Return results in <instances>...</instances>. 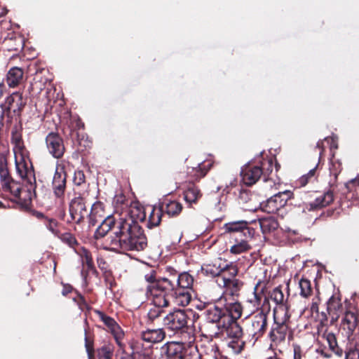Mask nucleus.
<instances>
[{
  "label": "nucleus",
  "mask_w": 359,
  "mask_h": 359,
  "mask_svg": "<svg viewBox=\"0 0 359 359\" xmlns=\"http://www.w3.org/2000/svg\"><path fill=\"white\" fill-rule=\"evenodd\" d=\"M76 253L81 259L82 264L86 266L88 271H96L92 254L90 250L85 247H79Z\"/></svg>",
  "instance_id": "34"
},
{
  "label": "nucleus",
  "mask_w": 359,
  "mask_h": 359,
  "mask_svg": "<svg viewBox=\"0 0 359 359\" xmlns=\"http://www.w3.org/2000/svg\"><path fill=\"white\" fill-rule=\"evenodd\" d=\"M166 272L168 273L167 276L157 277V273L155 270H150L149 272L144 275V279L148 283L147 286L155 288L158 290L162 289L161 287H165L163 283V280H167L178 278L179 273L174 268L168 266L166 268Z\"/></svg>",
  "instance_id": "16"
},
{
  "label": "nucleus",
  "mask_w": 359,
  "mask_h": 359,
  "mask_svg": "<svg viewBox=\"0 0 359 359\" xmlns=\"http://www.w3.org/2000/svg\"><path fill=\"white\" fill-rule=\"evenodd\" d=\"M118 221L116 222V219L113 215L107 216L100 224L98 228L96 229L95 232V238L99 239L103 238L107 235V233L112 229L115 225H117L118 228Z\"/></svg>",
  "instance_id": "28"
},
{
  "label": "nucleus",
  "mask_w": 359,
  "mask_h": 359,
  "mask_svg": "<svg viewBox=\"0 0 359 359\" xmlns=\"http://www.w3.org/2000/svg\"><path fill=\"white\" fill-rule=\"evenodd\" d=\"M78 196H75L69 203V211L72 221L79 225L84 223L86 218L88 215V210L86 208V196L88 192L83 193L75 192Z\"/></svg>",
  "instance_id": "13"
},
{
  "label": "nucleus",
  "mask_w": 359,
  "mask_h": 359,
  "mask_svg": "<svg viewBox=\"0 0 359 359\" xmlns=\"http://www.w3.org/2000/svg\"><path fill=\"white\" fill-rule=\"evenodd\" d=\"M316 168L317 165L309 170V172L302 175L299 180L297 181V184L300 187H305L309 182H313L316 180Z\"/></svg>",
  "instance_id": "47"
},
{
  "label": "nucleus",
  "mask_w": 359,
  "mask_h": 359,
  "mask_svg": "<svg viewBox=\"0 0 359 359\" xmlns=\"http://www.w3.org/2000/svg\"><path fill=\"white\" fill-rule=\"evenodd\" d=\"M343 168L341 162L339 160H334L332 161L331 167L330 168V173L335 178L340 174Z\"/></svg>",
  "instance_id": "55"
},
{
  "label": "nucleus",
  "mask_w": 359,
  "mask_h": 359,
  "mask_svg": "<svg viewBox=\"0 0 359 359\" xmlns=\"http://www.w3.org/2000/svg\"><path fill=\"white\" fill-rule=\"evenodd\" d=\"M60 239L64 243L73 248L75 252H76V250H78L79 247H81L76 237L71 233H62L60 236Z\"/></svg>",
  "instance_id": "45"
},
{
  "label": "nucleus",
  "mask_w": 359,
  "mask_h": 359,
  "mask_svg": "<svg viewBox=\"0 0 359 359\" xmlns=\"http://www.w3.org/2000/svg\"><path fill=\"white\" fill-rule=\"evenodd\" d=\"M104 280L106 282V285H107V287L109 290H112L114 286L116 285V282L114 280V278L109 275H106L104 277Z\"/></svg>",
  "instance_id": "62"
},
{
  "label": "nucleus",
  "mask_w": 359,
  "mask_h": 359,
  "mask_svg": "<svg viewBox=\"0 0 359 359\" xmlns=\"http://www.w3.org/2000/svg\"><path fill=\"white\" fill-rule=\"evenodd\" d=\"M146 294L153 304V307L149 310L147 313L149 320L153 323L164 313L165 308L170 306L172 298L167 295V293L163 290H158L149 286H147Z\"/></svg>",
  "instance_id": "8"
},
{
  "label": "nucleus",
  "mask_w": 359,
  "mask_h": 359,
  "mask_svg": "<svg viewBox=\"0 0 359 359\" xmlns=\"http://www.w3.org/2000/svg\"><path fill=\"white\" fill-rule=\"evenodd\" d=\"M93 311L100 320L106 325L108 331L113 335L118 346L121 349H124L125 344L123 342V340L125 337V333L120 325L113 318L107 316L103 311L97 309H94Z\"/></svg>",
  "instance_id": "14"
},
{
  "label": "nucleus",
  "mask_w": 359,
  "mask_h": 359,
  "mask_svg": "<svg viewBox=\"0 0 359 359\" xmlns=\"http://www.w3.org/2000/svg\"><path fill=\"white\" fill-rule=\"evenodd\" d=\"M346 187L352 197L359 200V176L346 183Z\"/></svg>",
  "instance_id": "49"
},
{
  "label": "nucleus",
  "mask_w": 359,
  "mask_h": 359,
  "mask_svg": "<svg viewBox=\"0 0 359 359\" xmlns=\"http://www.w3.org/2000/svg\"><path fill=\"white\" fill-rule=\"evenodd\" d=\"M292 196L293 193L290 191L278 192L261 203L262 210L269 214H276L283 218L287 213L286 208L287 201Z\"/></svg>",
  "instance_id": "11"
},
{
  "label": "nucleus",
  "mask_w": 359,
  "mask_h": 359,
  "mask_svg": "<svg viewBox=\"0 0 359 359\" xmlns=\"http://www.w3.org/2000/svg\"><path fill=\"white\" fill-rule=\"evenodd\" d=\"M342 309V304L339 295H332L327 302V311L332 319L339 317V311Z\"/></svg>",
  "instance_id": "32"
},
{
  "label": "nucleus",
  "mask_w": 359,
  "mask_h": 359,
  "mask_svg": "<svg viewBox=\"0 0 359 359\" xmlns=\"http://www.w3.org/2000/svg\"><path fill=\"white\" fill-rule=\"evenodd\" d=\"M11 142L13 144L15 154L29 152L22 140V128L21 126H14L11 129Z\"/></svg>",
  "instance_id": "25"
},
{
  "label": "nucleus",
  "mask_w": 359,
  "mask_h": 359,
  "mask_svg": "<svg viewBox=\"0 0 359 359\" xmlns=\"http://www.w3.org/2000/svg\"><path fill=\"white\" fill-rule=\"evenodd\" d=\"M236 243L229 250L230 252L234 255H239L248 252L251 247L248 244V240L235 241Z\"/></svg>",
  "instance_id": "43"
},
{
  "label": "nucleus",
  "mask_w": 359,
  "mask_h": 359,
  "mask_svg": "<svg viewBox=\"0 0 359 359\" xmlns=\"http://www.w3.org/2000/svg\"><path fill=\"white\" fill-rule=\"evenodd\" d=\"M318 318L320 322V325L321 327H323L327 325L328 318H327L326 313H325V312H321L320 313H318Z\"/></svg>",
  "instance_id": "61"
},
{
  "label": "nucleus",
  "mask_w": 359,
  "mask_h": 359,
  "mask_svg": "<svg viewBox=\"0 0 359 359\" xmlns=\"http://www.w3.org/2000/svg\"><path fill=\"white\" fill-rule=\"evenodd\" d=\"M226 335L229 339H242L243 329L237 321H228L226 327Z\"/></svg>",
  "instance_id": "40"
},
{
  "label": "nucleus",
  "mask_w": 359,
  "mask_h": 359,
  "mask_svg": "<svg viewBox=\"0 0 359 359\" xmlns=\"http://www.w3.org/2000/svg\"><path fill=\"white\" fill-rule=\"evenodd\" d=\"M25 80V70L22 67H12L6 74V82L9 88H19Z\"/></svg>",
  "instance_id": "20"
},
{
  "label": "nucleus",
  "mask_w": 359,
  "mask_h": 359,
  "mask_svg": "<svg viewBox=\"0 0 359 359\" xmlns=\"http://www.w3.org/2000/svg\"><path fill=\"white\" fill-rule=\"evenodd\" d=\"M113 203L118 211V209L123 210L124 209H128L129 208V200L123 193H119L115 195Z\"/></svg>",
  "instance_id": "44"
},
{
  "label": "nucleus",
  "mask_w": 359,
  "mask_h": 359,
  "mask_svg": "<svg viewBox=\"0 0 359 359\" xmlns=\"http://www.w3.org/2000/svg\"><path fill=\"white\" fill-rule=\"evenodd\" d=\"M206 320L210 323H219L221 320L225 322V315L224 308L217 305H213L208 307L205 312Z\"/></svg>",
  "instance_id": "30"
},
{
  "label": "nucleus",
  "mask_w": 359,
  "mask_h": 359,
  "mask_svg": "<svg viewBox=\"0 0 359 359\" xmlns=\"http://www.w3.org/2000/svg\"><path fill=\"white\" fill-rule=\"evenodd\" d=\"M334 193L331 189L324 192L318 196H316L314 201L306 205V209L309 211L320 210L330 205L334 201Z\"/></svg>",
  "instance_id": "23"
},
{
  "label": "nucleus",
  "mask_w": 359,
  "mask_h": 359,
  "mask_svg": "<svg viewBox=\"0 0 359 359\" xmlns=\"http://www.w3.org/2000/svg\"><path fill=\"white\" fill-rule=\"evenodd\" d=\"M252 224H257L256 220L248 222L245 220L232 221L224 224V234H228L229 238L234 241L250 240L255 234V228Z\"/></svg>",
  "instance_id": "10"
},
{
  "label": "nucleus",
  "mask_w": 359,
  "mask_h": 359,
  "mask_svg": "<svg viewBox=\"0 0 359 359\" xmlns=\"http://www.w3.org/2000/svg\"><path fill=\"white\" fill-rule=\"evenodd\" d=\"M222 283L226 281V280H231L236 277L238 273V267L236 262L222 263Z\"/></svg>",
  "instance_id": "33"
},
{
  "label": "nucleus",
  "mask_w": 359,
  "mask_h": 359,
  "mask_svg": "<svg viewBox=\"0 0 359 359\" xmlns=\"http://www.w3.org/2000/svg\"><path fill=\"white\" fill-rule=\"evenodd\" d=\"M127 215L129 216L128 219L120 218L118 221H131L138 224L139 221L144 222L146 219L145 209L137 202L130 203Z\"/></svg>",
  "instance_id": "24"
},
{
  "label": "nucleus",
  "mask_w": 359,
  "mask_h": 359,
  "mask_svg": "<svg viewBox=\"0 0 359 359\" xmlns=\"http://www.w3.org/2000/svg\"><path fill=\"white\" fill-rule=\"evenodd\" d=\"M194 278L188 272L180 273L177 278L163 280L165 287H161L167 295L177 306H186L191 300L190 290L194 284Z\"/></svg>",
  "instance_id": "2"
},
{
  "label": "nucleus",
  "mask_w": 359,
  "mask_h": 359,
  "mask_svg": "<svg viewBox=\"0 0 359 359\" xmlns=\"http://www.w3.org/2000/svg\"><path fill=\"white\" fill-rule=\"evenodd\" d=\"M269 297L276 304H282L284 302V294L280 286L275 287L270 292Z\"/></svg>",
  "instance_id": "51"
},
{
  "label": "nucleus",
  "mask_w": 359,
  "mask_h": 359,
  "mask_svg": "<svg viewBox=\"0 0 359 359\" xmlns=\"http://www.w3.org/2000/svg\"><path fill=\"white\" fill-rule=\"evenodd\" d=\"M202 197V193L194 183L187 182V187L184 191V198L187 203H196Z\"/></svg>",
  "instance_id": "29"
},
{
  "label": "nucleus",
  "mask_w": 359,
  "mask_h": 359,
  "mask_svg": "<svg viewBox=\"0 0 359 359\" xmlns=\"http://www.w3.org/2000/svg\"><path fill=\"white\" fill-rule=\"evenodd\" d=\"M245 341L242 339H229L228 346L234 353H240L245 347Z\"/></svg>",
  "instance_id": "50"
},
{
  "label": "nucleus",
  "mask_w": 359,
  "mask_h": 359,
  "mask_svg": "<svg viewBox=\"0 0 359 359\" xmlns=\"http://www.w3.org/2000/svg\"><path fill=\"white\" fill-rule=\"evenodd\" d=\"M97 217H99V215L93 214L90 212H88V215L86 218L88 220V226H87L88 229H89L92 226H94L97 224V223L98 222Z\"/></svg>",
  "instance_id": "58"
},
{
  "label": "nucleus",
  "mask_w": 359,
  "mask_h": 359,
  "mask_svg": "<svg viewBox=\"0 0 359 359\" xmlns=\"http://www.w3.org/2000/svg\"><path fill=\"white\" fill-rule=\"evenodd\" d=\"M0 183L2 191L9 193L13 197L12 201L23 206L29 205L32 198L22 196V186L11 177L8 168L7 158L4 154H0Z\"/></svg>",
  "instance_id": "4"
},
{
  "label": "nucleus",
  "mask_w": 359,
  "mask_h": 359,
  "mask_svg": "<svg viewBox=\"0 0 359 359\" xmlns=\"http://www.w3.org/2000/svg\"><path fill=\"white\" fill-rule=\"evenodd\" d=\"M73 133H74V130H79L81 129L84 128V123L82 122V121L80 118L76 119L73 122Z\"/></svg>",
  "instance_id": "63"
},
{
  "label": "nucleus",
  "mask_w": 359,
  "mask_h": 359,
  "mask_svg": "<svg viewBox=\"0 0 359 359\" xmlns=\"http://www.w3.org/2000/svg\"><path fill=\"white\" fill-rule=\"evenodd\" d=\"M151 208V210L149 215L147 224L149 229L158 226L161 224V218L163 215V212L160 205L158 207L153 206Z\"/></svg>",
  "instance_id": "37"
},
{
  "label": "nucleus",
  "mask_w": 359,
  "mask_h": 359,
  "mask_svg": "<svg viewBox=\"0 0 359 359\" xmlns=\"http://www.w3.org/2000/svg\"><path fill=\"white\" fill-rule=\"evenodd\" d=\"M290 315L285 311L284 316L280 318L276 311L273 314V323L271 325L268 337L272 344L280 345L285 341L289 332Z\"/></svg>",
  "instance_id": "12"
},
{
  "label": "nucleus",
  "mask_w": 359,
  "mask_h": 359,
  "mask_svg": "<svg viewBox=\"0 0 359 359\" xmlns=\"http://www.w3.org/2000/svg\"><path fill=\"white\" fill-rule=\"evenodd\" d=\"M104 204L100 201H96L91 207L90 212L99 215V217H102L104 212Z\"/></svg>",
  "instance_id": "56"
},
{
  "label": "nucleus",
  "mask_w": 359,
  "mask_h": 359,
  "mask_svg": "<svg viewBox=\"0 0 359 359\" xmlns=\"http://www.w3.org/2000/svg\"><path fill=\"white\" fill-rule=\"evenodd\" d=\"M46 144L50 154L55 158H61L65 152L63 138L58 133L50 132L46 137Z\"/></svg>",
  "instance_id": "15"
},
{
  "label": "nucleus",
  "mask_w": 359,
  "mask_h": 359,
  "mask_svg": "<svg viewBox=\"0 0 359 359\" xmlns=\"http://www.w3.org/2000/svg\"><path fill=\"white\" fill-rule=\"evenodd\" d=\"M73 182L76 187H80L81 185H86V176L83 170H76L74 172V176L73 179Z\"/></svg>",
  "instance_id": "54"
},
{
  "label": "nucleus",
  "mask_w": 359,
  "mask_h": 359,
  "mask_svg": "<svg viewBox=\"0 0 359 359\" xmlns=\"http://www.w3.org/2000/svg\"><path fill=\"white\" fill-rule=\"evenodd\" d=\"M98 359H111L114 348L111 344H105L97 349Z\"/></svg>",
  "instance_id": "48"
},
{
  "label": "nucleus",
  "mask_w": 359,
  "mask_h": 359,
  "mask_svg": "<svg viewBox=\"0 0 359 359\" xmlns=\"http://www.w3.org/2000/svg\"><path fill=\"white\" fill-rule=\"evenodd\" d=\"M110 237L109 248L112 251H142L147 247L144 230L137 223L118 221V231Z\"/></svg>",
  "instance_id": "1"
},
{
  "label": "nucleus",
  "mask_w": 359,
  "mask_h": 359,
  "mask_svg": "<svg viewBox=\"0 0 359 359\" xmlns=\"http://www.w3.org/2000/svg\"><path fill=\"white\" fill-rule=\"evenodd\" d=\"M320 302V299L318 295H316L314 298L312 299V303L311 306V311L312 313H318V306Z\"/></svg>",
  "instance_id": "60"
},
{
  "label": "nucleus",
  "mask_w": 359,
  "mask_h": 359,
  "mask_svg": "<svg viewBox=\"0 0 359 359\" xmlns=\"http://www.w3.org/2000/svg\"><path fill=\"white\" fill-rule=\"evenodd\" d=\"M163 359H184L186 348L184 343L170 341L161 348Z\"/></svg>",
  "instance_id": "18"
},
{
  "label": "nucleus",
  "mask_w": 359,
  "mask_h": 359,
  "mask_svg": "<svg viewBox=\"0 0 359 359\" xmlns=\"http://www.w3.org/2000/svg\"><path fill=\"white\" fill-rule=\"evenodd\" d=\"M43 224L52 233L55 234L57 233L58 230L57 227L58 223L56 219L48 217L47 219H45V222Z\"/></svg>",
  "instance_id": "57"
},
{
  "label": "nucleus",
  "mask_w": 359,
  "mask_h": 359,
  "mask_svg": "<svg viewBox=\"0 0 359 359\" xmlns=\"http://www.w3.org/2000/svg\"><path fill=\"white\" fill-rule=\"evenodd\" d=\"M25 46V37L18 32L9 31L5 34L2 41L4 50L9 52H20Z\"/></svg>",
  "instance_id": "17"
},
{
  "label": "nucleus",
  "mask_w": 359,
  "mask_h": 359,
  "mask_svg": "<svg viewBox=\"0 0 359 359\" xmlns=\"http://www.w3.org/2000/svg\"><path fill=\"white\" fill-rule=\"evenodd\" d=\"M266 304L269 306V300L268 297H264L262 306ZM269 311V307L267 311H265L262 308L259 309L248 318L249 323L247 327V332L256 340L262 337L267 330Z\"/></svg>",
  "instance_id": "9"
},
{
  "label": "nucleus",
  "mask_w": 359,
  "mask_h": 359,
  "mask_svg": "<svg viewBox=\"0 0 359 359\" xmlns=\"http://www.w3.org/2000/svg\"><path fill=\"white\" fill-rule=\"evenodd\" d=\"M252 198V194L250 191L247 189H241L239 190V194H238V203L240 204H247L248 202L251 201Z\"/></svg>",
  "instance_id": "53"
},
{
  "label": "nucleus",
  "mask_w": 359,
  "mask_h": 359,
  "mask_svg": "<svg viewBox=\"0 0 359 359\" xmlns=\"http://www.w3.org/2000/svg\"><path fill=\"white\" fill-rule=\"evenodd\" d=\"M323 336L326 339L330 350L337 356H341L343 350L338 346L336 336L332 332H327L324 333Z\"/></svg>",
  "instance_id": "41"
},
{
  "label": "nucleus",
  "mask_w": 359,
  "mask_h": 359,
  "mask_svg": "<svg viewBox=\"0 0 359 359\" xmlns=\"http://www.w3.org/2000/svg\"><path fill=\"white\" fill-rule=\"evenodd\" d=\"M344 329H347L352 334L358 325V316L352 311H346L342 320Z\"/></svg>",
  "instance_id": "39"
},
{
  "label": "nucleus",
  "mask_w": 359,
  "mask_h": 359,
  "mask_svg": "<svg viewBox=\"0 0 359 359\" xmlns=\"http://www.w3.org/2000/svg\"><path fill=\"white\" fill-rule=\"evenodd\" d=\"M195 313L192 310L175 309L168 313L163 319V324L169 330L187 333L189 335V342L194 340L193 327Z\"/></svg>",
  "instance_id": "3"
},
{
  "label": "nucleus",
  "mask_w": 359,
  "mask_h": 359,
  "mask_svg": "<svg viewBox=\"0 0 359 359\" xmlns=\"http://www.w3.org/2000/svg\"><path fill=\"white\" fill-rule=\"evenodd\" d=\"M266 287L264 286L261 287V282L259 281L254 287L253 299L250 300V302L255 306L259 307L261 305L262 299L264 294Z\"/></svg>",
  "instance_id": "42"
},
{
  "label": "nucleus",
  "mask_w": 359,
  "mask_h": 359,
  "mask_svg": "<svg viewBox=\"0 0 359 359\" xmlns=\"http://www.w3.org/2000/svg\"><path fill=\"white\" fill-rule=\"evenodd\" d=\"M218 284L220 287H225L226 290H229L232 295L238 296L239 292L242 289L244 283L235 278L231 280H226L225 282L219 283Z\"/></svg>",
  "instance_id": "35"
},
{
  "label": "nucleus",
  "mask_w": 359,
  "mask_h": 359,
  "mask_svg": "<svg viewBox=\"0 0 359 359\" xmlns=\"http://www.w3.org/2000/svg\"><path fill=\"white\" fill-rule=\"evenodd\" d=\"M163 214L169 217H177L182 211L183 206L182 203L177 201L165 200L159 203Z\"/></svg>",
  "instance_id": "27"
},
{
  "label": "nucleus",
  "mask_w": 359,
  "mask_h": 359,
  "mask_svg": "<svg viewBox=\"0 0 359 359\" xmlns=\"http://www.w3.org/2000/svg\"><path fill=\"white\" fill-rule=\"evenodd\" d=\"M67 174L63 168H57L53 176L52 187L57 198H63L66 190Z\"/></svg>",
  "instance_id": "22"
},
{
  "label": "nucleus",
  "mask_w": 359,
  "mask_h": 359,
  "mask_svg": "<svg viewBox=\"0 0 359 359\" xmlns=\"http://www.w3.org/2000/svg\"><path fill=\"white\" fill-rule=\"evenodd\" d=\"M165 337L166 333L163 328H147L140 333V339L151 345L161 342Z\"/></svg>",
  "instance_id": "21"
},
{
  "label": "nucleus",
  "mask_w": 359,
  "mask_h": 359,
  "mask_svg": "<svg viewBox=\"0 0 359 359\" xmlns=\"http://www.w3.org/2000/svg\"><path fill=\"white\" fill-rule=\"evenodd\" d=\"M257 224H252L257 227L259 226L264 234L271 233L276 231L279 227L278 221L272 217L259 219Z\"/></svg>",
  "instance_id": "31"
},
{
  "label": "nucleus",
  "mask_w": 359,
  "mask_h": 359,
  "mask_svg": "<svg viewBox=\"0 0 359 359\" xmlns=\"http://www.w3.org/2000/svg\"><path fill=\"white\" fill-rule=\"evenodd\" d=\"M212 163L210 161H204L198 163L196 167H189L187 168V182L196 183L204 177L208 171L211 169Z\"/></svg>",
  "instance_id": "19"
},
{
  "label": "nucleus",
  "mask_w": 359,
  "mask_h": 359,
  "mask_svg": "<svg viewBox=\"0 0 359 359\" xmlns=\"http://www.w3.org/2000/svg\"><path fill=\"white\" fill-rule=\"evenodd\" d=\"M223 308L228 321H237L242 316L243 308L238 302L227 303Z\"/></svg>",
  "instance_id": "26"
},
{
  "label": "nucleus",
  "mask_w": 359,
  "mask_h": 359,
  "mask_svg": "<svg viewBox=\"0 0 359 359\" xmlns=\"http://www.w3.org/2000/svg\"><path fill=\"white\" fill-rule=\"evenodd\" d=\"M85 348L86 351L94 349V340L87 334V330H85Z\"/></svg>",
  "instance_id": "59"
},
{
  "label": "nucleus",
  "mask_w": 359,
  "mask_h": 359,
  "mask_svg": "<svg viewBox=\"0 0 359 359\" xmlns=\"http://www.w3.org/2000/svg\"><path fill=\"white\" fill-rule=\"evenodd\" d=\"M273 158H262L259 162H250L245 165L241 172L243 182L248 185L255 184L262 177L266 181L273 171Z\"/></svg>",
  "instance_id": "5"
},
{
  "label": "nucleus",
  "mask_w": 359,
  "mask_h": 359,
  "mask_svg": "<svg viewBox=\"0 0 359 359\" xmlns=\"http://www.w3.org/2000/svg\"><path fill=\"white\" fill-rule=\"evenodd\" d=\"M300 294L304 297H309L312 294L313 289L311 283L309 280L305 278H302L299 280Z\"/></svg>",
  "instance_id": "46"
},
{
  "label": "nucleus",
  "mask_w": 359,
  "mask_h": 359,
  "mask_svg": "<svg viewBox=\"0 0 359 359\" xmlns=\"http://www.w3.org/2000/svg\"><path fill=\"white\" fill-rule=\"evenodd\" d=\"M76 296L73 298V300L77 304L79 309L82 311L90 310L92 308L90 306L88 305V304L87 303V302L85 299V297L81 294L78 292L77 291L76 292Z\"/></svg>",
  "instance_id": "52"
},
{
  "label": "nucleus",
  "mask_w": 359,
  "mask_h": 359,
  "mask_svg": "<svg viewBox=\"0 0 359 359\" xmlns=\"http://www.w3.org/2000/svg\"><path fill=\"white\" fill-rule=\"evenodd\" d=\"M62 286V294L63 296H67L73 291V287L69 284H63Z\"/></svg>",
  "instance_id": "64"
},
{
  "label": "nucleus",
  "mask_w": 359,
  "mask_h": 359,
  "mask_svg": "<svg viewBox=\"0 0 359 359\" xmlns=\"http://www.w3.org/2000/svg\"><path fill=\"white\" fill-rule=\"evenodd\" d=\"M26 104L27 99L23 97L22 93H13L0 104L2 110L0 118L3 120L6 118V122L10 124L13 119H20Z\"/></svg>",
  "instance_id": "7"
},
{
  "label": "nucleus",
  "mask_w": 359,
  "mask_h": 359,
  "mask_svg": "<svg viewBox=\"0 0 359 359\" xmlns=\"http://www.w3.org/2000/svg\"><path fill=\"white\" fill-rule=\"evenodd\" d=\"M49 72L48 70L42 69L37 72L34 77L32 85L41 90L43 89L47 83L51 81V79L48 77Z\"/></svg>",
  "instance_id": "38"
},
{
  "label": "nucleus",
  "mask_w": 359,
  "mask_h": 359,
  "mask_svg": "<svg viewBox=\"0 0 359 359\" xmlns=\"http://www.w3.org/2000/svg\"><path fill=\"white\" fill-rule=\"evenodd\" d=\"M15 170L18 175L29 187L22 190V196L29 199L31 191L36 188V177L34 166L29 157V152L15 154Z\"/></svg>",
  "instance_id": "6"
},
{
  "label": "nucleus",
  "mask_w": 359,
  "mask_h": 359,
  "mask_svg": "<svg viewBox=\"0 0 359 359\" xmlns=\"http://www.w3.org/2000/svg\"><path fill=\"white\" fill-rule=\"evenodd\" d=\"M222 263L221 262L219 264L217 262L214 264H208L202 266L201 271V273L205 276L210 278L219 277L222 270Z\"/></svg>",
  "instance_id": "36"
}]
</instances>
